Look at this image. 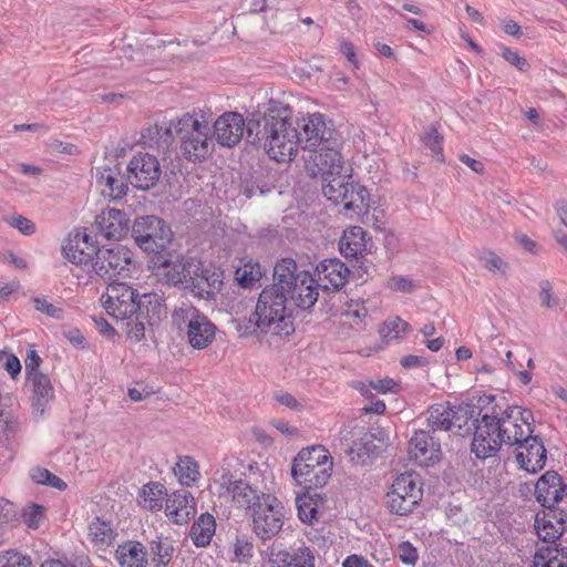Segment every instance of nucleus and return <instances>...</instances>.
<instances>
[{
	"mask_svg": "<svg viewBox=\"0 0 567 567\" xmlns=\"http://www.w3.org/2000/svg\"><path fill=\"white\" fill-rule=\"evenodd\" d=\"M299 131L292 121V109L282 101L270 99L266 104L261 144L269 158L289 163L298 154Z\"/></svg>",
	"mask_w": 567,
	"mask_h": 567,
	"instance_id": "1",
	"label": "nucleus"
},
{
	"mask_svg": "<svg viewBox=\"0 0 567 567\" xmlns=\"http://www.w3.org/2000/svg\"><path fill=\"white\" fill-rule=\"evenodd\" d=\"M213 112L209 107H195L174 120V132L179 138L182 155L190 162H202L214 152L210 136Z\"/></svg>",
	"mask_w": 567,
	"mask_h": 567,
	"instance_id": "2",
	"label": "nucleus"
},
{
	"mask_svg": "<svg viewBox=\"0 0 567 567\" xmlns=\"http://www.w3.org/2000/svg\"><path fill=\"white\" fill-rule=\"evenodd\" d=\"M333 464V457L324 445H310L296 454L290 474L295 483L303 489L321 488L329 482Z\"/></svg>",
	"mask_w": 567,
	"mask_h": 567,
	"instance_id": "3",
	"label": "nucleus"
},
{
	"mask_svg": "<svg viewBox=\"0 0 567 567\" xmlns=\"http://www.w3.org/2000/svg\"><path fill=\"white\" fill-rule=\"evenodd\" d=\"M287 300L284 291L276 287H266L259 295L255 312L249 322L256 330L278 336H288L293 331L292 322L287 316Z\"/></svg>",
	"mask_w": 567,
	"mask_h": 567,
	"instance_id": "4",
	"label": "nucleus"
},
{
	"mask_svg": "<svg viewBox=\"0 0 567 567\" xmlns=\"http://www.w3.org/2000/svg\"><path fill=\"white\" fill-rule=\"evenodd\" d=\"M173 324L195 350L207 349L216 338V326L197 308L182 303L172 315Z\"/></svg>",
	"mask_w": 567,
	"mask_h": 567,
	"instance_id": "5",
	"label": "nucleus"
},
{
	"mask_svg": "<svg viewBox=\"0 0 567 567\" xmlns=\"http://www.w3.org/2000/svg\"><path fill=\"white\" fill-rule=\"evenodd\" d=\"M349 169L338 172L336 175L323 177V196L337 204L343 205L347 210H355L358 214L369 207V192L365 187L350 181Z\"/></svg>",
	"mask_w": 567,
	"mask_h": 567,
	"instance_id": "6",
	"label": "nucleus"
},
{
	"mask_svg": "<svg viewBox=\"0 0 567 567\" xmlns=\"http://www.w3.org/2000/svg\"><path fill=\"white\" fill-rule=\"evenodd\" d=\"M505 444L515 446L530 437L535 431V419L530 410L519 405L493 409L492 412Z\"/></svg>",
	"mask_w": 567,
	"mask_h": 567,
	"instance_id": "7",
	"label": "nucleus"
},
{
	"mask_svg": "<svg viewBox=\"0 0 567 567\" xmlns=\"http://www.w3.org/2000/svg\"><path fill=\"white\" fill-rule=\"evenodd\" d=\"M199 269V260L176 252L158 254L153 259L157 281L187 289L192 274Z\"/></svg>",
	"mask_w": 567,
	"mask_h": 567,
	"instance_id": "8",
	"label": "nucleus"
},
{
	"mask_svg": "<svg viewBox=\"0 0 567 567\" xmlns=\"http://www.w3.org/2000/svg\"><path fill=\"white\" fill-rule=\"evenodd\" d=\"M423 489L414 473L398 475L385 494L386 508L395 515L411 514L422 501Z\"/></svg>",
	"mask_w": 567,
	"mask_h": 567,
	"instance_id": "9",
	"label": "nucleus"
},
{
	"mask_svg": "<svg viewBox=\"0 0 567 567\" xmlns=\"http://www.w3.org/2000/svg\"><path fill=\"white\" fill-rule=\"evenodd\" d=\"M143 295L126 282L107 285L100 298L105 312L117 321L132 319L142 309Z\"/></svg>",
	"mask_w": 567,
	"mask_h": 567,
	"instance_id": "10",
	"label": "nucleus"
},
{
	"mask_svg": "<svg viewBox=\"0 0 567 567\" xmlns=\"http://www.w3.org/2000/svg\"><path fill=\"white\" fill-rule=\"evenodd\" d=\"M132 236L140 248L158 255L172 241L173 233L162 218L148 215L135 218Z\"/></svg>",
	"mask_w": 567,
	"mask_h": 567,
	"instance_id": "11",
	"label": "nucleus"
},
{
	"mask_svg": "<svg viewBox=\"0 0 567 567\" xmlns=\"http://www.w3.org/2000/svg\"><path fill=\"white\" fill-rule=\"evenodd\" d=\"M295 125L299 131V146L309 152L332 142L336 136L331 121L319 112L302 115Z\"/></svg>",
	"mask_w": 567,
	"mask_h": 567,
	"instance_id": "12",
	"label": "nucleus"
},
{
	"mask_svg": "<svg viewBox=\"0 0 567 567\" xmlns=\"http://www.w3.org/2000/svg\"><path fill=\"white\" fill-rule=\"evenodd\" d=\"M284 517L282 503L274 494L267 495L251 512L255 535L260 539L272 538L281 530Z\"/></svg>",
	"mask_w": 567,
	"mask_h": 567,
	"instance_id": "13",
	"label": "nucleus"
},
{
	"mask_svg": "<svg viewBox=\"0 0 567 567\" xmlns=\"http://www.w3.org/2000/svg\"><path fill=\"white\" fill-rule=\"evenodd\" d=\"M214 483L226 488V493L237 507L251 512L264 502L267 495H272V493L260 489L259 486H251L244 480H233L227 470L216 472Z\"/></svg>",
	"mask_w": 567,
	"mask_h": 567,
	"instance_id": "14",
	"label": "nucleus"
},
{
	"mask_svg": "<svg viewBox=\"0 0 567 567\" xmlns=\"http://www.w3.org/2000/svg\"><path fill=\"white\" fill-rule=\"evenodd\" d=\"M165 315V305L156 293H143L142 309L126 320L125 332L131 341L140 342L145 337L146 326L157 323Z\"/></svg>",
	"mask_w": 567,
	"mask_h": 567,
	"instance_id": "15",
	"label": "nucleus"
},
{
	"mask_svg": "<svg viewBox=\"0 0 567 567\" xmlns=\"http://www.w3.org/2000/svg\"><path fill=\"white\" fill-rule=\"evenodd\" d=\"M126 171L131 184L142 190H148L157 185L162 176L158 158L147 152H137L128 161Z\"/></svg>",
	"mask_w": 567,
	"mask_h": 567,
	"instance_id": "16",
	"label": "nucleus"
},
{
	"mask_svg": "<svg viewBox=\"0 0 567 567\" xmlns=\"http://www.w3.org/2000/svg\"><path fill=\"white\" fill-rule=\"evenodd\" d=\"M505 444L497 422L493 414L486 412L476 421L475 432L472 441V452L478 458H488L494 456Z\"/></svg>",
	"mask_w": 567,
	"mask_h": 567,
	"instance_id": "17",
	"label": "nucleus"
},
{
	"mask_svg": "<svg viewBox=\"0 0 567 567\" xmlns=\"http://www.w3.org/2000/svg\"><path fill=\"white\" fill-rule=\"evenodd\" d=\"M305 169L311 177H328L347 171L346 161L340 151L330 145L320 146L310 151L305 158Z\"/></svg>",
	"mask_w": 567,
	"mask_h": 567,
	"instance_id": "18",
	"label": "nucleus"
},
{
	"mask_svg": "<svg viewBox=\"0 0 567 567\" xmlns=\"http://www.w3.org/2000/svg\"><path fill=\"white\" fill-rule=\"evenodd\" d=\"M252 122H247L238 112H225L213 123L214 136L224 147H234L240 143L245 135L252 134Z\"/></svg>",
	"mask_w": 567,
	"mask_h": 567,
	"instance_id": "19",
	"label": "nucleus"
},
{
	"mask_svg": "<svg viewBox=\"0 0 567 567\" xmlns=\"http://www.w3.org/2000/svg\"><path fill=\"white\" fill-rule=\"evenodd\" d=\"M97 249V243L85 228L73 229L69 233L62 245L64 258L80 266L92 264Z\"/></svg>",
	"mask_w": 567,
	"mask_h": 567,
	"instance_id": "20",
	"label": "nucleus"
},
{
	"mask_svg": "<svg viewBox=\"0 0 567 567\" xmlns=\"http://www.w3.org/2000/svg\"><path fill=\"white\" fill-rule=\"evenodd\" d=\"M409 455L421 466H433L442 458L439 437L431 431H416L409 442Z\"/></svg>",
	"mask_w": 567,
	"mask_h": 567,
	"instance_id": "21",
	"label": "nucleus"
},
{
	"mask_svg": "<svg viewBox=\"0 0 567 567\" xmlns=\"http://www.w3.org/2000/svg\"><path fill=\"white\" fill-rule=\"evenodd\" d=\"M132 256L123 246L99 248L92 261L93 271L100 277H112L122 274L131 262Z\"/></svg>",
	"mask_w": 567,
	"mask_h": 567,
	"instance_id": "22",
	"label": "nucleus"
},
{
	"mask_svg": "<svg viewBox=\"0 0 567 567\" xmlns=\"http://www.w3.org/2000/svg\"><path fill=\"white\" fill-rule=\"evenodd\" d=\"M94 177L101 194L110 200L121 199L128 192V182L118 164L96 167Z\"/></svg>",
	"mask_w": 567,
	"mask_h": 567,
	"instance_id": "23",
	"label": "nucleus"
},
{
	"mask_svg": "<svg viewBox=\"0 0 567 567\" xmlns=\"http://www.w3.org/2000/svg\"><path fill=\"white\" fill-rule=\"evenodd\" d=\"M515 457L519 467L527 473L535 474L543 470L547 460L543 440L536 434L523 440L515 445Z\"/></svg>",
	"mask_w": 567,
	"mask_h": 567,
	"instance_id": "24",
	"label": "nucleus"
},
{
	"mask_svg": "<svg viewBox=\"0 0 567 567\" xmlns=\"http://www.w3.org/2000/svg\"><path fill=\"white\" fill-rule=\"evenodd\" d=\"M262 557L268 567H315V557L308 548H298L289 554L280 544L274 543Z\"/></svg>",
	"mask_w": 567,
	"mask_h": 567,
	"instance_id": "25",
	"label": "nucleus"
},
{
	"mask_svg": "<svg viewBox=\"0 0 567 567\" xmlns=\"http://www.w3.org/2000/svg\"><path fill=\"white\" fill-rule=\"evenodd\" d=\"M223 285V271L218 268L204 266L199 260V269L192 274L187 289L199 298H210Z\"/></svg>",
	"mask_w": 567,
	"mask_h": 567,
	"instance_id": "26",
	"label": "nucleus"
},
{
	"mask_svg": "<svg viewBox=\"0 0 567 567\" xmlns=\"http://www.w3.org/2000/svg\"><path fill=\"white\" fill-rule=\"evenodd\" d=\"M100 234L106 239L121 240L130 229V218L116 208H105L95 218Z\"/></svg>",
	"mask_w": 567,
	"mask_h": 567,
	"instance_id": "27",
	"label": "nucleus"
},
{
	"mask_svg": "<svg viewBox=\"0 0 567 567\" xmlns=\"http://www.w3.org/2000/svg\"><path fill=\"white\" fill-rule=\"evenodd\" d=\"M195 514V499L188 491L181 489L167 495L165 515L171 522L183 525L188 523Z\"/></svg>",
	"mask_w": 567,
	"mask_h": 567,
	"instance_id": "28",
	"label": "nucleus"
},
{
	"mask_svg": "<svg viewBox=\"0 0 567 567\" xmlns=\"http://www.w3.org/2000/svg\"><path fill=\"white\" fill-rule=\"evenodd\" d=\"M566 495L561 477L553 471L546 472L535 487L536 499L546 508H553Z\"/></svg>",
	"mask_w": 567,
	"mask_h": 567,
	"instance_id": "29",
	"label": "nucleus"
},
{
	"mask_svg": "<svg viewBox=\"0 0 567 567\" xmlns=\"http://www.w3.org/2000/svg\"><path fill=\"white\" fill-rule=\"evenodd\" d=\"M297 279L298 282L286 291V299L289 297L301 309H310L318 300L319 285L307 270H301Z\"/></svg>",
	"mask_w": 567,
	"mask_h": 567,
	"instance_id": "30",
	"label": "nucleus"
},
{
	"mask_svg": "<svg viewBox=\"0 0 567 567\" xmlns=\"http://www.w3.org/2000/svg\"><path fill=\"white\" fill-rule=\"evenodd\" d=\"M535 530L543 542L554 543L565 530L564 513L553 508L538 513L535 517Z\"/></svg>",
	"mask_w": 567,
	"mask_h": 567,
	"instance_id": "31",
	"label": "nucleus"
},
{
	"mask_svg": "<svg viewBox=\"0 0 567 567\" xmlns=\"http://www.w3.org/2000/svg\"><path fill=\"white\" fill-rule=\"evenodd\" d=\"M316 275L324 289H340L347 282L349 269L340 259H326L316 267Z\"/></svg>",
	"mask_w": 567,
	"mask_h": 567,
	"instance_id": "32",
	"label": "nucleus"
},
{
	"mask_svg": "<svg viewBox=\"0 0 567 567\" xmlns=\"http://www.w3.org/2000/svg\"><path fill=\"white\" fill-rule=\"evenodd\" d=\"M370 310L363 300H350L340 316V334L350 336V329H360L367 324Z\"/></svg>",
	"mask_w": 567,
	"mask_h": 567,
	"instance_id": "33",
	"label": "nucleus"
},
{
	"mask_svg": "<svg viewBox=\"0 0 567 567\" xmlns=\"http://www.w3.org/2000/svg\"><path fill=\"white\" fill-rule=\"evenodd\" d=\"M370 238L359 226H351L343 231L339 240V250L346 258L362 256L368 249Z\"/></svg>",
	"mask_w": 567,
	"mask_h": 567,
	"instance_id": "34",
	"label": "nucleus"
},
{
	"mask_svg": "<svg viewBox=\"0 0 567 567\" xmlns=\"http://www.w3.org/2000/svg\"><path fill=\"white\" fill-rule=\"evenodd\" d=\"M27 384L32 391L33 406L42 413L54 396V389L49 377L40 371H33L27 378Z\"/></svg>",
	"mask_w": 567,
	"mask_h": 567,
	"instance_id": "35",
	"label": "nucleus"
},
{
	"mask_svg": "<svg viewBox=\"0 0 567 567\" xmlns=\"http://www.w3.org/2000/svg\"><path fill=\"white\" fill-rule=\"evenodd\" d=\"M462 409L455 410L450 404H436L429 410L427 425L432 432L436 430L449 431L454 426L462 427L461 423H456L460 419Z\"/></svg>",
	"mask_w": 567,
	"mask_h": 567,
	"instance_id": "36",
	"label": "nucleus"
},
{
	"mask_svg": "<svg viewBox=\"0 0 567 567\" xmlns=\"http://www.w3.org/2000/svg\"><path fill=\"white\" fill-rule=\"evenodd\" d=\"M174 138V120L169 123H154L141 133V143L147 147L166 148Z\"/></svg>",
	"mask_w": 567,
	"mask_h": 567,
	"instance_id": "37",
	"label": "nucleus"
},
{
	"mask_svg": "<svg viewBox=\"0 0 567 567\" xmlns=\"http://www.w3.org/2000/svg\"><path fill=\"white\" fill-rule=\"evenodd\" d=\"M178 483L186 487L196 485L200 480L198 462L192 455H179L173 466Z\"/></svg>",
	"mask_w": 567,
	"mask_h": 567,
	"instance_id": "38",
	"label": "nucleus"
},
{
	"mask_svg": "<svg viewBox=\"0 0 567 567\" xmlns=\"http://www.w3.org/2000/svg\"><path fill=\"white\" fill-rule=\"evenodd\" d=\"M300 272L301 270H298L297 264L292 258H282L274 268L275 282L270 287H276L286 293L293 284L298 282L297 277Z\"/></svg>",
	"mask_w": 567,
	"mask_h": 567,
	"instance_id": "39",
	"label": "nucleus"
},
{
	"mask_svg": "<svg viewBox=\"0 0 567 567\" xmlns=\"http://www.w3.org/2000/svg\"><path fill=\"white\" fill-rule=\"evenodd\" d=\"M116 559L121 567H146L144 546L137 542H127L116 549Z\"/></svg>",
	"mask_w": 567,
	"mask_h": 567,
	"instance_id": "40",
	"label": "nucleus"
},
{
	"mask_svg": "<svg viewBox=\"0 0 567 567\" xmlns=\"http://www.w3.org/2000/svg\"><path fill=\"white\" fill-rule=\"evenodd\" d=\"M245 482L251 486H259L266 493H271L275 486V475L268 463H255L248 466Z\"/></svg>",
	"mask_w": 567,
	"mask_h": 567,
	"instance_id": "41",
	"label": "nucleus"
},
{
	"mask_svg": "<svg viewBox=\"0 0 567 567\" xmlns=\"http://www.w3.org/2000/svg\"><path fill=\"white\" fill-rule=\"evenodd\" d=\"M116 532L112 524L100 517L94 518L89 525L90 542L99 549L111 546L115 539Z\"/></svg>",
	"mask_w": 567,
	"mask_h": 567,
	"instance_id": "42",
	"label": "nucleus"
},
{
	"mask_svg": "<svg viewBox=\"0 0 567 567\" xmlns=\"http://www.w3.org/2000/svg\"><path fill=\"white\" fill-rule=\"evenodd\" d=\"M165 496L167 497L164 485L152 482L141 488L138 493V504L148 511H159L163 507Z\"/></svg>",
	"mask_w": 567,
	"mask_h": 567,
	"instance_id": "43",
	"label": "nucleus"
},
{
	"mask_svg": "<svg viewBox=\"0 0 567 567\" xmlns=\"http://www.w3.org/2000/svg\"><path fill=\"white\" fill-rule=\"evenodd\" d=\"M534 567H567V548H542L536 551Z\"/></svg>",
	"mask_w": 567,
	"mask_h": 567,
	"instance_id": "44",
	"label": "nucleus"
},
{
	"mask_svg": "<svg viewBox=\"0 0 567 567\" xmlns=\"http://www.w3.org/2000/svg\"><path fill=\"white\" fill-rule=\"evenodd\" d=\"M216 523L212 515H202L192 526L190 535L196 546L207 545L214 533Z\"/></svg>",
	"mask_w": 567,
	"mask_h": 567,
	"instance_id": "45",
	"label": "nucleus"
},
{
	"mask_svg": "<svg viewBox=\"0 0 567 567\" xmlns=\"http://www.w3.org/2000/svg\"><path fill=\"white\" fill-rule=\"evenodd\" d=\"M478 260L484 269L496 277H506L509 271V264L491 249H482Z\"/></svg>",
	"mask_w": 567,
	"mask_h": 567,
	"instance_id": "46",
	"label": "nucleus"
},
{
	"mask_svg": "<svg viewBox=\"0 0 567 567\" xmlns=\"http://www.w3.org/2000/svg\"><path fill=\"white\" fill-rule=\"evenodd\" d=\"M539 305L545 310L563 309V301L556 293L554 284L548 279H542L537 284Z\"/></svg>",
	"mask_w": 567,
	"mask_h": 567,
	"instance_id": "47",
	"label": "nucleus"
},
{
	"mask_svg": "<svg viewBox=\"0 0 567 567\" xmlns=\"http://www.w3.org/2000/svg\"><path fill=\"white\" fill-rule=\"evenodd\" d=\"M409 330V323L401 318L395 317L384 321L379 329V333L382 340L391 342L405 336Z\"/></svg>",
	"mask_w": 567,
	"mask_h": 567,
	"instance_id": "48",
	"label": "nucleus"
},
{
	"mask_svg": "<svg viewBox=\"0 0 567 567\" xmlns=\"http://www.w3.org/2000/svg\"><path fill=\"white\" fill-rule=\"evenodd\" d=\"M235 276L243 287H249L261 278L262 271L258 262L249 260L237 267Z\"/></svg>",
	"mask_w": 567,
	"mask_h": 567,
	"instance_id": "49",
	"label": "nucleus"
},
{
	"mask_svg": "<svg viewBox=\"0 0 567 567\" xmlns=\"http://www.w3.org/2000/svg\"><path fill=\"white\" fill-rule=\"evenodd\" d=\"M372 452V441L368 436H364L353 441L352 445L348 450V455L353 464L359 465L364 464Z\"/></svg>",
	"mask_w": 567,
	"mask_h": 567,
	"instance_id": "50",
	"label": "nucleus"
},
{
	"mask_svg": "<svg viewBox=\"0 0 567 567\" xmlns=\"http://www.w3.org/2000/svg\"><path fill=\"white\" fill-rule=\"evenodd\" d=\"M298 516L303 523L311 524L317 518V502L309 494L299 495L296 499Z\"/></svg>",
	"mask_w": 567,
	"mask_h": 567,
	"instance_id": "51",
	"label": "nucleus"
},
{
	"mask_svg": "<svg viewBox=\"0 0 567 567\" xmlns=\"http://www.w3.org/2000/svg\"><path fill=\"white\" fill-rule=\"evenodd\" d=\"M30 476L32 481L37 484L48 485L59 491H63L66 488V483L47 468H32L30 472Z\"/></svg>",
	"mask_w": 567,
	"mask_h": 567,
	"instance_id": "52",
	"label": "nucleus"
},
{
	"mask_svg": "<svg viewBox=\"0 0 567 567\" xmlns=\"http://www.w3.org/2000/svg\"><path fill=\"white\" fill-rule=\"evenodd\" d=\"M32 303L38 311L44 313L45 316H48L50 318H53L56 320H61L64 318V309L56 303L50 302L44 297L33 298Z\"/></svg>",
	"mask_w": 567,
	"mask_h": 567,
	"instance_id": "53",
	"label": "nucleus"
},
{
	"mask_svg": "<svg viewBox=\"0 0 567 567\" xmlns=\"http://www.w3.org/2000/svg\"><path fill=\"white\" fill-rule=\"evenodd\" d=\"M0 567H32V560L19 551L8 550L0 554Z\"/></svg>",
	"mask_w": 567,
	"mask_h": 567,
	"instance_id": "54",
	"label": "nucleus"
},
{
	"mask_svg": "<svg viewBox=\"0 0 567 567\" xmlns=\"http://www.w3.org/2000/svg\"><path fill=\"white\" fill-rule=\"evenodd\" d=\"M17 522V508L8 501H0V534Z\"/></svg>",
	"mask_w": 567,
	"mask_h": 567,
	"instance_id": "55",
	"label": "nucleus"
},
{
	"mask_svg": "<svg viewBox=\"0 0 567 567\" xmlns=\"http://www.w3.org/2000/svg\"><path fill=\"white\" fill-rule=\"evenodd\" d=\"M234 559L243 563L252 557L254 545L247 537H237L234 545Z\"/></svg>",
	"mask_w": 567,
	"mask_h": 567,
	"instance_id": "56",
	"label": "nucleus"
},
{
	"mask_svg": "<svg viewBox=\"0 0 567 567\" xmlns=\"http://www.w3.org/2000/svg\"><path fill=\"white\" fill-rule=\"evenodd\" d=\"M44 517V507L32 504L24 508L23 519L29 528H38Z\"/></svg>",
	"mask_w": 567,
	"mask_h": 567,
	"instance_id": "57",
	"label": "nucleus"
},
{
	"mask_svg": "<svg viewBox=\"0 0 567 567\" xmlns=\"http://www.w3.org/2000/svg\"><path fill=\"white\" fill-rule=\"evenodd\" d=\"M501 55L507 63L516 68L518 71L526 72L529 70L528 61L517 51L503 47Z\"/></svg>",
	"mask_w": 567,
	"mask_h": 567,
	"instance_id": "58",
	"label": "nucleus"
},
{
	"mask_svg": "<svg viewBox=\"0 0 567 567\" xmlns=\"http://www.w3.org/2000/svg\"><path fill=\"white\" fill-rule=\"evenodd\" d=\"M373 390L381 394L393 393L396 394L401 391V383L392 378H383L371 380Z\"/></svg>",
	"mask_w": 567,
	"mask_h": 567,
	"instance_id": "59",
	"label": "nucleus"
},
{
	"mask_svg": "<svg viewBox=\"0 0 567 567\" xmlns=\"http://www.w3.org/2000/svg\"><path fill=\"white\" fill-rule=\"evenodd\" d=\"M386 287L395 292H412L416 288V284L403 276H393L386 281Z\"/></svg>",
	"mask_w": 567,
	"mask_h": 567,
	"instance_id": "60",
	"label": "nucleus"
},
{
	"mask_svg": "<svg viewBox=\"0 0 567 567\" xmlns=\"http://www.w3.org/2000/svg\"><path fill=\"white\" fill-rule=\"evenodd\" d=\"M8 224L18 229L24 236H31L37 230L35 224L21 215L10 217V219H8Z\"/></svg>",
	"mask_w": 567,
	"mask_h": 567,
	"instance_id": "61",
	"label": "nucleus"
},
{
	"mask_svg": "<svg viewBox=\"0 0 567 567\" xmlns=\"http://www.w3.org/2000/svg\"><path fill=\"white\" fill-rule=\"evenodd\" d=\"M398 556L405 565L414 566L419 559L416 548L409 542H402L398 546Z\"/></svg>",
	"mask_w": 567,
	"mask_h": 567,
	"instance_id": "62",
	"label": "nucleus"
},
{
	"mask_svg": "<svg viewBox=\"0 0 567 567\" xmlns=\"http://www.w3.org/2000/svg\"><path fill=\"white\" fill-rule=\"evenodd\" d=\"M153 550L157 556V564L166 566L173 556L174 547L168 540H159L155 543Z\"/></svg>",
	"mask_w": 567,
	"mask_h": 567,
	"instance_id": "63",
	"label": "nucleus"
},
{
	"mask_svg": "<svg viewBox=\"0 0 567 567\" xmlns=\"http://www.w3.org/2000/svg\"><path fill=\"white\" fill-rule=\"evenodd\" d=\"M442 135L434 127H430L423 135V142L425 146L429 147L435 154H441L442 152Z\"/></svg>",
	"mask_w": 567,
	"mask_h": 567,
	"instance_id": "64",
	"label": "nucleus"
}]
</instances>
